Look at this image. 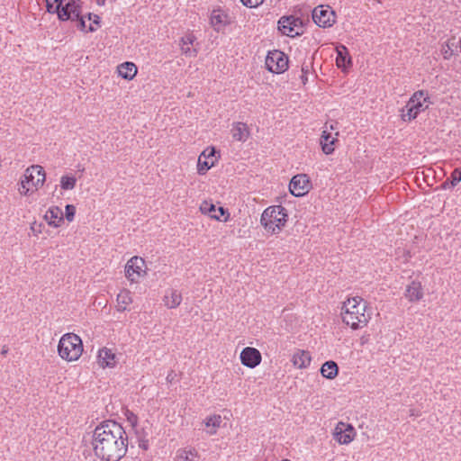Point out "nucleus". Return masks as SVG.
<instances>
[{
    "label": "nucleus",
    "instance_id": "f257e3e1",
    "mask_svg": "<svg viewBox=\"0 0 461 461\" xmlns=\"http://www.w3.org/2000/svg\"><path fill=\"white\" fill-rule=\"evenodd\" d=\"M128 443L124 428L114 420H104L94 430V452L102 461H120L127 453Z\"/></svg>",
    "mask_w": 461,
    "mask_h": 461
},
{
    "label": "nucleus",
    "instance_id": "f03ea898",
    "mask_svg": "<svg viewBox=\"0 0 461 461\" xmlns=\"http://www.w3.org/2000/svg\"><path fill=\"white\" fill-rule=\"evenodd\" d=\"M366 309L367 303L363 298L359 296L348 298L343 303L341 308L343 322L353 330L366 326L371 319V314L366 312Z\"/></svg>",
    "mask_w": 461,
    "mask_h": 461
},
{
    "label": "nucleus",
    "instance_id": "7ed1b4c3",
    "mask_svg": "<svg viewBox=\"0 0 461 461\" xmlns=\"http://www.w3.org/2000/svg\"><path fill=\"white\" fill-rule=\"evenodd\" d=\"M287 220V210L282 205H273L264 210L260 223L268 233L276 234L283 230Z\"/></svg>",
    "mask_w": 461,
    "mask_h": 461
},
{
    "label": "nucleus",
    "instance_id": "20e7f679",
    "mask_svg": "<svg viewBox=\"0 0 461 461\" xmlns=\"http://www.w3.org/2000/svg\"><path fill=\"white\" fill-rule=\"evenodd\" d=\"M45 171L41 166L32 165L26 168L20 181L19 193L22 195H28L29 193L38 190L45 182Z\"/></svg>",
    "mask_w": 461,
    "mask_h": 461
},
{
    "label": "nucleus",
    "instance_id": "39448f33",
    "mask_svg": "<svg viewBox=\"0 0 461 461\" xmlns=\"http://www.w3.org/2000/svg\"><path fill=\"white\" fill-rule=\"evenodd\" d=\"M58 352L61 358L75 361L83 352V344L79 336L74 333L64 334L59 339Z\"/></svg>",
    "mask_w": 461,
    "mask_h": 461
},
{
    "label": "nucleus",
    "instance_id": "423d86ee",
    "mask_svg": "<svg viewBox=\"0 0 461 461\" xmlns=\"http://www.w3.org/2000/svg\"><path fill=\"white\" fill-rule=\"evenodd\" d=\"M423 90L415 92L404 107L401 109V118L404 122L415 119L418 114L429 107L430 102Z\"/></svg>",
    "mask_w": 461,
    "mask_h": 461
},
{
    "label": "nucleus",
    "instance_id": "0eeeda50",
    "mask_svg": "<svg viewBox=\"0 0 461 461\" xmlns=\"http://www.w3.org/2000/svg\"><path fill=\"white\" fill-rule=\"evenodd\" d=\"M58 18L61 22L75 21L82 14L81 0H59Z\"/></svg>",
    "mask_w": 461,
    "mask_h": 461
},
{
    "label": "nucleus",
    "instance_id": "6e6552de",
    "mask_svg": "<svg viewBox=\"0 0 461 461\" xmlns=\"http://www.w3.org/2000/svg\"><path fill=\"white\" fill-rule=\"evenodd\" d=\"M265 64L268 71L281 74L288 68V58L283 51L274 50L268 52Z\"/></svg>",
    "mask_w": 461,
    "mask_h": 461
},
{
    "label": "nucleus",
    "instance_id": "1a4fd4ad",
    "mask_svg": "<svg viewBox=\"0 0 461 461\" xmlns=\"http://www.w3.org/2000/svg\"><path fill=\"white\" fill-rule=\"evenodd\" d=\"M336 14L329 5H319L312 11V20L320 27H331L335 23Z\"/></svg>",
    "mask_w": 461,
    "mask_h": 461
},
{
    "label": "nucleus",
    "instance_id": "9d476101",
    "mask_svg": "<svg viewBox=\"0 0 461 461\" xmlns=\"http://www.w3.org/2000/svg\"><path fill=\"white\" fill-rule=\"evenodd\" d=\"M146 263L142 258L134 256L125 266V276L131 282H136L146 273Z\"/></svg>",
    "mask_w": 461,
    "mask_h": 461
},
{
    "label": "nucleus",
    "instance_id": "9b49d317",
    "mask_svg": "<svg viewBox=\"0 0 461 461\" xmlns=\"http://www.w3.org/2000/svg\"><path fill=\"white\" fill-rule=\"evenodd\" d=\"M303 25V22L300 18L291 16H283L278 21V30L282 32V34L294 37L300 35L296 29L301 28Z\"/></svg>",
    "mask_w": 461,
    "mask_h": 461
},
{
    "label": "nucleus",
    "instance_id": "f8f14e48",
    "mask_svg": "<svg viewBox=\"0 0 461 461\" xmlns=\"http://www.w3.org/2000/svg\"><path fill=\"white\" fill-rule=\"evenodd\" d=\"M310 189L311 183L309 177L305 174L296 175L290 181V193L296 197L306 194Z\"/></svg>",
    "mask_w": 461,
    "mask_h": 461
},
{
    "label": "nucleus",
    "instance_id": "ddd939ff",
    "mask_svg": "<svg viewBox=\"0 0 461 461\" xmlns=\"http://www.w3.org/2000/svg\"><path fill=\"white\" fill-rule=\"evenodd\" d=\"M231 23L230 16L223 10L214 9L210 16V24L217 32H222Z\"/></svg>",
    "mask_w": 461,
    "mask_h": 461
},
{
    "label": "nucleus",
    "instance_id": "4468645a",
    "mask_svg": "<svg viewBox=\"0 0 461 461\" xmlns=\"http://www.w3.org/2000/svg\"><path fill=\"white\" fill-rule=\"evenodd\" d=\"M240 357L241 364L249 368H255L262 360L259 350L251 347L243 348Z\"/></svg>",
    "mask_w": 461,
    "mask_h": 461
},
{
    "label": "nucleus",
    "instance_id": "2eb2a0df",
    "mask_svg": "<svg viewBox=\"0 0 461 461\" xmlns=\"http://www.w3.org/2000/svg\"><path fill=\"white\" fill-rule=\"evenodd\" d=\"M200 211L202 212V213L207 214L212 219H215L217 221H221V218L222 216L226 215V217L223 221H227V220L230 216V214L226 209H224L221 206L216 208V206L212 203L208 202V201H203L201 203Z\"/></svg>",
    "mask_w": 461,
    "mask_h": 461
},
{
    "label": "nucleus",
    "instance_id": "dca6fc26",
    "mask_svg": "<svg viewBox=\"0 0 461 461\" xmlns=\"http://www.w3.org/2000/svg\"><path fill=\"white\" fill-rule=\"evenodd\" d=\"M216 150L213 147L205 149L198 158V173L200 175L205 174L212 167L214 166L216 161L215 157Z\"/></svg>",
    "mask_w": 461,
    "mask_h": 461
},
{
    "label": "nucleus",
    "instance_id": "f3484780",
    "mask_svg": "<svg viewBox=\"0 0 461 461\" xmlns=\"http://www.w3.org/2000/svg\"><path fill=\"white\" fill-rule=\"evenodd\" d=\"M355 436V429L349 424L339 422L336 427L335 438L340 444L350 443Z\"/></svg>",
    "mask_w": 461,
    "mask_h": 461
},
{
    "label": "nucleus",
    "instance_id": "a211bd4d",
    "mask_svg": "<svg viewBox=\"0 0 461 461\" xmlns=\"http://www.w3.org/2000/svg\"><path fill=\"white\" fill-rule=\"evenodd\" d=\"M423 295L424 293L420 282L413 280L406 286L404 296L409 302H419L423 298Z\"/></svg>",
    "mask_w": 461,
    "mask_h": 461
},
{
    "label": "nucleus",
    "instance_id": "6ab92c4d",
    "mask_svg": "<svg viewBox=\"0 0 461 461\" xmlns=\"http://www.w3.org/2000/svg\"><path fill=\"white\" fill-rule=\"evenodd\" d=\"M196 41V38L194 34L188 33L183 36L180 40V49L182 53L186 57H195L197 54V50L194 48H192L194 42Z\"/></svg>",
    "mask_w": 461,
    "mask_h": 461
},
{
    "label": "nucleus",
    "instance_id": "aec40b11",
    "mask_svg": "<svg viewBox=\"0 0 461 461\" xmlns=\"http://www.w3.org/2000/svg\"><path fill=\"white\" fill-rule=\"evenodd\" d=\"M337 135L338 133H336L335 136H332V134L328 132L326 130L322 131L320 139V144L324 154L330 155L333 153L335 149L334 144L338 140L336 138Z\"/></svg>",
    "mask_w": 461,
    "mask_h": 461
},
{
    "label": "nucleus",
    "instance_id": "412c9836",
    "mask_svg": "<svg viewBox=\"0 0 461 461\" xmlns=\"http://www.w3.org/2000/svg\"><path fill=\"white\" fill-rule=\"evenodd\" d=\"M44 218L49 225L59 227L63 221V212L58 206H51L46 212Z\"/></svg>",
    "mask_w": 461,
    "mask_h": 461
},
{
    "label": "nucleus",
    "instance_id": "4be33fe9",
    "mask_svg": "<svg viewBox=\"0 0 461 461\" xmlns=\"http://www.w3.org/2000/svg\"><path fill=\"white\" fill-rule=\"evenodd\" d=\"M182 294L176 289H168L163 297L164 305L168 309H175L180 305Z\"/></svg>",
    "mask_w": 461,
    "mask_h": 461
},
{
    "label": "nucleus",
    "instance_id": "5701e85b",
    "mask_svg": "<svg viewBox=\"0 0 461 461\" xmlns=\"http://www.w3.org/2000/svg\"><path fill=\"white\" fill-rule=\"evenodd\" d=\"M230 132L233 140L241 142L246 141L249 136L248 125L240 122L232 124Z\"/></svg>",
    "mask_w": 461,
    "mask_h": 461
},
{
    "label": "nucleus",
    "instance_id": "b1692460",
    "mask_svg": "<svg viewBox=\"0 0 461 461\" xmlns=\"http://www.w3.org/2000/svg\"><path fill=\"white\" fill-rule=\"evenodd\" d=\"M99 364L102 367H113L116 364V356L112 349L104 348L98 352Z\"/></svg>",
    "mask_w": 461,
    "mask_h": 461
},
{
    "label": "nucleus",
    "instance_id": "393cba45",
    "mask_svg": "<svg viewBox=\"0 0 461 461\" xmlns=\"http://www.w3.org/2000/svg\"><path fill=\"white\" fill-rule=\"evenodd\" d=\"M311 356L308 351L298 350L294 354L292 362L298 368H305L311 364Z\"/></svg>",
    "mask_w": 461,
    "mask_h": 461
},
{
    "label": "nucleus",
    "instance_id": "a878e982",
    "mask_svg": "<svg viewBox=\"0 0 461 461\" xmlns=\"http://www.w3.org/2000/svg\"><path fill=\"white\" fill-rule=\"evenodd\" d=\"M118 73L122 78L131 80L137 74V67L134 63L127 61L118 66Z\"/></svg>",
    "mask_w": 461,
    "mask_h": 461
},
{
    "label": "nucleus",
    "instance_id": "bb28decb",
    "mask_svg": "<svg viewBox=\"0 0 461 461\" xmlns=\"http://www.w3.org/2000/svg\"><path fill=\"white\" fill-rule=\"evenodd\" d=\"M176 461H200V456L194 448H182L176 452Z\"/></svg>",
    "mask_w": 461,
    "mask_h": 461
},
{
    "label": "nucleus",
    "instance_id": "cd10ccee",
    "mask_svg": "<svg viewBox=\"0 0 461 461\" xmlns=\"http://www.w3.org/2000/svg\"><path fill=\"white\" fill-rule=\"evenodd\" d=\"M117 310L124 312L127 310L128 305L132 303V297L129 290L123 289L117 294Z\"/></svg>",
    "mask_w": 461,
    "mask_h": 461
},
{
    "label": "nucleus",
    "instance_id": "c85d7f7f",
    "mask_svg": "<svg viewBox=\"0 0 461 461\" xmlns=\"http://www.w3.org/2000/svg\"><path fill=\"white\" fill-rule=\"evenodd\" d=\"M336 64L339 68H346L352 64L351 58L348 53V49L343 45L337 50Z\"/></svg>",
    "mask_w": 461,
    "mask_h": 461
},
{
    "label": "nucleus",
    "instance_id": "c756f323",
    "mask_svg": "<svg viewBox=\"0 0 461 461\" xmlns=\"http://www.w3.org/2000/svg\"><path fill=\"white\" fill-rule=\"evenodd\" d=\"M339 367L336 362L334 361H327L325 362L321 368V373L322 376L328 379H333L338 375Z\"/></svg>",
    "mask_w": 461,
    "mask_h": 461
},
{
    "label": "nucleus",
    "instance_id": "7c9ffc66",
    "mask_svg": "<svg viewBox=\"0 0 461 461\" xmlns=\"http://www.w3.org/2000/svg\"><path fill=\"white\" fill-rule=\"evenodd\" d=\"M222 420L221 415L209 416L204 420V425L207 428V433L209 435H214L217 432V429L220 428Z\"/></svg>",
    "mask_w": 461,
    "mask_h": 461
},
{
    "label": "nucleus",
    "instance_id": "2f4dec72",
    "mask_svg": "<svg viewBox=\"0 0 461 461\" xmlns=\"http://www.w3.org/2000/svg\"><path fill=\"white\" fill-rule=\"evenodd\" d=\"M461 181V170L459 168H456L453 170L450 176V182L448 180L445 181L442 184V187L444 189L450 188L456 186Z\"/></svg>",
    "mask_w": 461,
    "mask_h": 461
},
{
    "label": "nucleus",
    "instance_id": "473e14b6",
    "mask_svg": "<svg viewBox=\"0 0 461 461\" xmlns=\"http://www.w3.org/2000/svg\"><path fill=\"white\" fill-rule=\"evenodd\" d=\"M456 47L455 39L448 40L441 47V54L444 59H449L454 54V48Z\"/></svg>",
    "mask_w": 461,
    "mask_h": 461
},
{
    "label": "nucleus",
    "instance_id": "72a5a7b5",
    "mask_svg": "<svg viewBox=\"0 0 461 461\" xmlns=\"http://www.w3.org/2000/svg\"><path fill=\"white\" fill-rule=\"evenodd\" d=\"M77 178L72 176H63L60 178V187L63 190H72L76 186Z\"/></svg>",
    "mask_w": 461,
    "mask_h": 461
},
{
    "label": "nucleus",
    "instance_id": "f704fd0d",
    "mask_svg": "<svg viewBox=\"0 0 461 461\" xmlns=\"http://www.w3.org/2000/svg\"><path fill=\"white\" fill-rule=\"evenodd\" d=\"M45 2L46 11L49 14H56L58 15V12H59V0H45Z\"/></svg>",
    "mask_w": 461,
    "mask_h": 461
},
{
    "label": "nucleus",
    "instance_id": "c9c22d12",
    "mask_svg": "<svg viewBox=\"0 0 461 461\" xmlns=\"http://www.w3.org/2000/svg\"><path fill=\"white\" fill-rule=\"evenodd\" d=\"M87 18L89 21L92 22V23L89 25L87 32H94L96 31V27H94V24H95L97 27L100 26V17L97 14L89 13L87 14Z\"/></svg>",
    "mask_w": 461,
    "mask_h": 461
},
{
    "label": "nucleus",
    "instance_id": "e433bc0d",
    "mask_svg": "<svg viewBox=\"0 0 461 461\" xmlns=\"http://www.w3.org/2000/svg\"><path fill=\"white\" fill-rule=\"evenodd\" d=\"M66 219L68 221H73L76 214V207L73 204H67L65 207Z\"/></svg>",
    "mask_w": 461,
    "mask_h": 461
},
{
    "label": "nucleus",
    "instance_id": "4c0bfd02",
    "mask_svg": "<svg viewBox=\"0 0 461 461\" xmlns=\"http://www.w3.org/2000/svg\"><path fill=\"white\" fill-rule=\"evenodd\" d=\"M127 421L131 424V427H135L138 423V417L132 411L127 410L125 412Z\"/></svg>",
    "mask_w": 461,
    "mask_h": 461
},
{
    "label": "nucleus",
    "instance_id": "58836bf2",
    "mask_svg": "<svg viewBox=\"0 0 461 461\" xmlns=\"http://www.w3.org/2000/svg\"><path fill=\"white\" fill-rule=\"evenodd\" d=\"M264 0H240V2L247 7H257L263 3Z\"/></svg>",
    "mask_w": 461,
    "mask_h": 461
},
{
    "label": "nucleus",
    "instance_id": "ea45409f",
    "mask_svg": "<svg viewBox=\"0 0 461 461\" xmlns=\"http://www.w3.org/2000/svg\"><path fill=\"white\" fill-rule=\"evenodd\" d=\"M77 22V28L83 32H87V30L86 29V22H85V19L84 17L82 16V14H79V17L78 18H76V20Z\"/></svg>",
    "mask_w": 461,
    "mask_h": 461
},
{
    "label": "nucleus",
    "instance_id": "a19ab883",
    "mask_svg": "<svg viewBox=\"0 0 461 461\" xmlns=\"http://www.w3.org/2000/svg\"><path fill=\"white\" fill-rule=\"evenodd\" d=\"M105 1L106 0H96V4L99 5V6H104L105 5Z\"/></svg>",
    "mask_w": 461,
    "mask_h": 461
},
{
    "label": "nucleus",
    "instance_id": "79ce46f5",
    "mask_svg": "<svg viewBox=\"0 0 461 461\" xmlns=\"http://www.w3.org/2000/svg\"><path fill=\"white\" fill-rule=\"evenodd\" d=\"M301 79L303 81V84H305V82L307 81V77L305 74H303L302 77H301Z\"/></svg>",
    "mask_w": 461,
    "mask_h": 461
},
{
    "label": "nucleus",
    "instance_id": "37998d69",
    "mask_svg": "<svg viewBox=\"0 0 461 461\" xmlns=\"http://www.w3.org/2000/svg\"><path fill=\"white\" fill-rule=\"evenodd\" d=\"M302 72H303V74L306 75V73L308 72V68H302Z\"/></svg>",
    "mask_w": 461,
    "mask_h": 461
},
{
    "label": "nucleus",
    "instance_id": "c03bdc74",
    "mask_svg": "<svg viewBox=\"0 0 461 461\" xmlns=\"http://www.w3.org/2000/svg\"><path fill=\"white\" fill-rule=\"evenodd\" d=\"M7 351H8V350H7V348H4L2 349V354H3V355H5V354L7 353Z\"/></svg>",
    "mask_w": 461,
    "mask_h": 461
},
{
    "label": "nucleus",
    "instance_id": "a18cd8bd",
    "mask_svg": "<svg viewBox=\"0 0 461 461\" xmlns=\"http://www.w3.org/2000/svg\"><path fill=\"white\" fill-rule=\"evenodd\" d=\"M167 379H168V378H172V375H167Z\"/></svg>",
    "mask_w": 461,
    "mask_h": 461
},
{
    "label": "nucleus",
    "instance_id": "49530a36",
    "mask_svg": "<svg viewBox=\"0 0 461 461\" xmlns=\"http://www.w3.org/2000/svg\"><path fill=\"white\" fill-rule=\"evenodd\" d=\"M167 379H168V378H172V375H167Z\"/></svg>",
    "mask_w": 461,
    "mask_h": 461
},
{
    "label": "nucleus",
    "instance_id": "de8ad7c7",
    "mask_svg": "<svg viewBox=\"0 0 461 461\" xmlns=\"http://www.w3.org/2000/svg\"><path fill=\"white\" fill-rule=\"evenodd\" d=\"M282 461H291V460H289V459H284V460H282Z\"/></svg>",
    "mask_w": 461,
    "mask_h": 461
}]
</instances>
